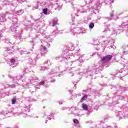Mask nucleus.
<instances>
[{"label": "nucleus", "instance_id": "38", "mask_svg": "<svg viewBox=\"0 0 128 128\" xmlns=\"http://www.w3.org/2000/svg\"><path fill=\"white\" fill-rule=\"evenodd\" d=\"M90 96H94L96 94V92L94 90H91L90 92Z\"/></svg>", "mask_w": 128, "mask_h": 128}, {"label": "nucleus", "instance_id": "14", "mask_svg": "<svg viewBox=\"0 0 128 128\" xmlns=\"http://www.w3.org/2000/svg\"><path fill=\"white\" fill-rule=\"evenodd\" d=\"M114 11H112L110 12V17H106L104 18V20H106V22H108V20H112V18L114 17Z\"/></svg>", "mask_w": 128, "mask_h": 128}, {"label": "nucleus", "instance_id": "16", "mask_svg": "<svg viewBox=\"0 0 128 128\" xmlns=\"http://www.w3.org/2000/svg\"><path fill=\"white\" fill-rule=\"evenodd\" d=\"M6 14H8V12L5 13L4 15L0 16V22H4L6 21L4 16H6Z\"/></svg>", "mask_w": 128, "mask_h": 128}, {"label": "nucleus", "instance_id": "9", "mask_svg": "<svg viewBox=\"0 0 128 128\" xmlns=\"http://www.w3.org/2000/svg\"><path fill=\"white\" fill-rule=\"evenodd\" d=\"M68 54L70 56H73V58L74 59V60H82V56L78 54H74H74L72 53L70 54V53H68Z\"/></svg>", "mask_w": 128, "mask_h": 128}, {"label": "nucleus", "instance_id": "42", "mask_svg": "<svg viewBox=\"0 0 128 128\" xmlns=\"http://www.w3.org/2000/svg\"><path fill=\"white\" fill-rule=\"evenodd\" d=\"M56 34V30H54L53 32H52L51 34H52V36H54V34Z\"/></svg>", "mask_w": 128, "mask_h": 128}, {"label": "nucleus", "instance_id": "20", "mask_svg": "<svg viewBox=\"0 0 128 128\" xmlns=\"http://www.w3.org/2000/svg\"><path fill=\"white\" fill-rule=\"evenodd\" d=\"M82 108H84V110H88V104H85L84 103H83L82 104Z\"/></svg>", "mask_w": 128, "mask_h": 128}, {"label": "nucleus", "instance_id": "41", "mask_svg": "<svg viewBox=\"0 0 128 128\" xmlns=\"http://www.w3.org/2000/svg\"><path fill=\"white\" fill-rule=\"evenodd\" d=\"M42 70H48V68L46 66H43L42 68Z\"/></svg>", "mask_w": 128, "mask_h": 128}, {"label": "nucleus", "instance_id": "54", "mask_svg": "<svg viewBox=\"0 0 128 128\" xmlns=\"http://www.w3.org/2000/svg\"><path fill=\"white\" fill-rule=\"evenodd\" d=\"M113 88H116V86H113Z\"/></svg>", "mask_w": 128, "mask_h": 128}, {"label": "nucleus", "instance_id": "33", "mask_svg": "<svg viewBox=\"0 0 128 128\" xmlns=\"http://www.w3.org/2000/svg\"><path fill=\"white\" fill-rule=\"evenodd\" d=\"M12 104H16V98L14 97L12 100Z\"/></svg>", "mask_w": 128, "mask_h": 128}, {"label": "nucleus", "instance_id": "49", "mask_svg": "<svg viewBox=\"0 0 128 128\" xmlns=\"http://www.w3.org/2000/svg\"><path fill=\"white\" fill-rule=\"evenodd\" d=\"M59 104H62V101H59Z\"/></svg>", "mask_w": 128, "mask_h": 128}, {"label": "nucleus", "instance_id": "57", "mask_svg": "<svg viewBox=\"0 0 128 128\" xmlns=\"http://www.w3.org/2000/svg\"><path fill=\"white\" fill-rule=\"evenodd\" d=\"M47 122H48V120H46V124Z\"/></svg>", "mask_w": 128, "mask_h": 128}, {"label": "nucleus", "instance_id": "22", "mask_svg": "<svg viewBox=\"0 0 128 128\" xmlns=\"http://www.w3.org/2000/svg\"><path fill=\"white\" fill-rule=\"evenodd\" d=\"M14 36L17 38V40H20V38H22V34H20V33H16V34L14 35Z\"/></svg>", "mask_w": 128, "mask_h": 128}, {"label": "nucleus", "instance_id": "51", "mask_svg": "<svg viewBox=\"0 0 128 128\" xmlns=\"http://www.w3.org/2000/svg\"><path fill=\"white\" fill-rule=\"evenodd\" d=\"M38 118V116H36L35 117H34V118Z\"/></svg>", "mask_w": 128, "mask_h": 128}, {"label": "nucleus", "instance_id": "25", "mask_svg": "<svg viewBox=\"0 0 128 128\" xmlns=\"http://www.w3.org/2000/svg\"><path fill=\"white\" fill-rule=\"evenodd\" d=\"M44 64H46V66H52V63L50 62V60H47L46 62H44Z\"/></svg>", "mask_w": 128, "mask_h": 128}, {"label": "nucleus", "instance_id": "60", "mask_svg": "<svg viewBox=\"0 0 128 128\" xmlns=\"http://www.w3.org/2000/svg\"><path fill=\"white\" fill-rule=\"evenodd\" d=\"M58 8V10H60V8Z\"/></svg>", "mask_w": 128, "mask_h": 128}, {"label": "nucleus", "instance_id": "47", "mask_svg": "<svg viewBox=\"0 0 128 128\" xmlns=\"http://www.w3.org/2000/svg\"><path fill=\"white\" fill-rule=\"evenodd\" d=\"M108 29H105L104 31L103 32H108Z\"/></svg>", "mask_w": 128, "mask_h": 128}, {"label": "nucleus", "instance_id": "12", "mask_svg": "<svg viewBox=\"0 0 128 128\" xmlns=\"http://www.w3.org/2000/svg\"><path fill=\"white\" fill-rule=\"evenodd\" d=\"M69 110L71 111L72 114H75L78 116V113L76 112V110H78L76 108L71 107L70 108H69Z\"/></svg>", "mask_w": 128, "mask_h": 128}, {"label": "nucleus", "instance_id": "58", "mask_svg": "<svg viewBox=\"0 0 128 128\" xmlns=\"http://www.w3.org/2000/svg\"><path fill=\"white\" fill-rule=\"evenodd\" d=\"M54 82H56V80H53Z\"/></svg>", "mask_w": 128, "mask_h": 128}, {"label": "nucleus", "instance_id": "29", "mask_svg": "<svg viewBox=\"0 0 128 128\" xmlns=\"http://www.w3.org/2000/svg\"><path fill=\"white\" fill-rule=\"evenodd\" d=\"M94 28V22H91L89 24V28L90 30H92V28Z\"/></svg>", "mask_w": 128, "mask_h": 128}, {"label": "nucleus", "instance_id": "50", "mask_svg": "<svg viewBox=\"0 0 128 128\" xmlns=\"http://www.w3.org/2000/svg\"><path fill=\"white\" fill-rule=\"evenodd\" d=\"M126 34L128 36V30L126 32Z\"/></svg>", "mask_w": 128, "mask_h": 128}, {"label": "nucleus", "instance_id": "2", "mask_svg": "<svg viewBox=\"0 0 128 128\" xmlns=\"http://www.w3.org/2000/svg\"><path fill=\"white\" fill-rule=\"evenodd\" d=\"M18 16L13 14L12 17V25L11 26L12 32H16V28H18L20 24H18V19L16 18Z\"/></svg>", "mask_w": 128, "mask_h": 128}, {"label": "nucleus", "instance_id": "55", "mask_svg": "<svg viewBox=\"0 0 128 128\" xmlns=\"http://www.w3.org/2000/svg\"><path fill=\"white\" fill-rule=\"evenodd\" d=\"M114 2V0H112L111 2L112 4Z\"/></svg>", "mask_w": 128, "mask_h": 128}, {"label": "nucleus", "instance_id": "56", "mask_svg": "<svg viewBox=\"0 0 128 128\" xmlns=\"http://www.w3.org/2000/svg\"><path fill=\"white\" fill-rule=\"evenodd\" d=\"M70 76H72L73 75H72V73H70Z\"/></svg>", "mask_w": 128, "mask_h": 128}, {"label": "nucleus", "instance_id": "4", "mask_svg": "<svg viewBox=\"0 0 128 128\" xmlns=\"http://www.w3.org/2000/svg\"><path fill=\"white\" fill-rule=\"evenodd\" d=\"M73 8H74V10H76L78 12H81V14H84V12H90V8L86 10V6L80 7V6H76V5H75Z\"/></svg>", "mask_w": 128, "mask_h": 128}, {"label": "nucleus", "instance_id": "18", "mask_svg": "<svg viewBox=\"0 0 128 128\" xmlns=\"http://www.w3.org/2000/svg\"><path fill=\"white\" fill-rule=\"evenodd\" d=\"M120 30L118 29V30H114L112 34H120Z\"/></svg>", "mask_w": 128, "mask_h": 128}, {"label": "nucleus", "instance_id": "3", "mask_svg": "<svg viewBox=\"0 0 128 128\" xmlns=\"http://www.w3.org/2000/svg\"><path fill=\"white\" fill-rule=\"evenodd\" d=\"M28 108H23L22 109V112H13V114L16 116H22L24 118H26V114L25 113L26 112H30V109H28Z\"/></svg>", "mask_w": 128, "mask_h": 128}, {"label": "nucleus", "instance_id": "11", "mask_svg": "<svg viewBox=\"0 0 128 128\" xmlns=\"http://www.w3.org/2000/svg\"><path fill=\"white\" fill-rule=\"evenodd\" d=\"M121 50L122 51L123 54H128V46H124L121 48Z\"/></svg>", "mask_w": 128, "mask_h": 128}, {"label": "nucleus", "instance_id": "17", "mask_svg": "<svg viewBox=\"0 0 128 128\" xmlns=\"http://www.w3.org/2000/svg\"><path fill=\"white\" fill-rule=\"evenodd\" d=\"M95 8H100V0H98L97 2L94 5Z\"/></svg>", "mask_w": 128, "mask_h": 128}, {"label": "nucleus", "instance_id": "21", "mask_svg": "<svg viewBox=\"0 0 128 128\" xmlns=\"http://www.w3.org/2000/svg\"><path fill=\"white\" fill-rule=\"evenodd\" d=\"M48 118L50 120H52V118L53 120H54V114H50L48 116Z\"/></svg>", "mask_w": 128, "mask_h": 128}, {"label": "nucleus", "instance_id": "40", "mask_svg": "<svg viewBox=\"0 0 128 128\" xmlns=\"http://www.w3.org/2000/svg\"><path fill=\"white\" fill-rule=\"evenodd\" d=\"M38 84H40V86H42V85L44 84V81H42V82H39Z\"/></svg>", "mask_w": 128, "mask_h": 128}, {"label": "nucleus", "instance_id": "43", "mask_svg": "<svg viewBox=\"0 0 128 128\" xmlns=\"http://www.w3.org/2000/svg\"><path fill=\"white\" fill-rule=\"evenodd\" d=\"M4 4L6 6H8V4H10V2H6L5 1Z\"/></svg>", "mask_w": 128, "mask_h": 128}, {"label": "nucleus", "instance_id": "53", "mask_svg": "<svg viewBox=\"0 0 128 128\" xmlns=\"http://www.w3.org/2000/svg\"><path fill=\"white\" fill-rule=\"evenodd\" d=\"M94 0H90V2H94Z\"/></svg>", "mask_w": 128, "mask_h": 128}, {"label": "nucleus", "instance_id": "31", "mask_svg": "<svg viewBox=\"0 0 128 128\" xmlns=\"http://www.w3.org/2000/svg\"><path fill=\"white\" fill-rule=\"evenodd\" d=\"M121 27L124 28H128V24H126V23H124L121 26Z\"/></svg>", "mask_w": 128, "mask_h": 128}, {"label": "nucleus", "instance_id": "37", "mask_svg": "<svg viewBox=\"0 0 128 128\" xmlns=\"http://www.w3.org/2000/svg\"><path fill=\"white\" fill-rule=\"evenodd\" d=\"M118 72L120 74V72H122V74H124V76H126V71H122V70H118Z\"/></svg>", "mask_w": 128, "mask_h": 128}, {"label": "nucleus", "instance_id": "19", "mask_svg": "<svg viewBox=\"0 0 128 128\" xmlns=\"http://www.w3.org/2000/svg\"><path fill=\"white\" fill-rule=\"evenodd\" d=\"M79 30H80V28H77L75 29V32H73L74 34H82V32H80Z\"/></svg>", "mask_w": 128, "mask_h": 128}, {"label": "nucleus", "instance_id": "59", "mask_svg": "<svg viewBox=\"0 0 128 128\" xmlns=\"http://www.w3.org/2000/svg\"><path fill=\"white\" fill-rule=\"evenodd\" d=\"M92 56H94V54H92Z\"/></svg>", "mask_w": 128, "mask_h": 128}, {"label": "nucleus", "instance_id": "15", "mask_svg": "<svg viewBox=\"0 0 128 128\" xmlns=\"http://www.w3.org/2000/svg\"><path fill=\"white\" fill-rule=\"evenodd\" d=\"M28 61L30 62V65L32 66H36V59H33L32 58H30L28 59Z\"/></svg>", "mask_w": 128, "mask_h": 128}, {"label": "nucleus", "instance_id": "45", "mask_svg": "<svg viewBox=\"0 0 128 128\" xmlns=\"http://www.w3.org/2000/svg\"><path fill=\"white\" fill-rule=\"evenodd\" d=\"M124 96H120L119 97V100H124Z\"/></svg>", "mask_w": 128, "mask_h": 128}, {"label": "nucleus", "instance_id": "10", "mask_svg": "<svg viewBox=\"0 0 128 128\" xmlns=\"http://www.w3.org/2000/svg\"><path fill=\"white\" fill-rule=\"evenodd\" d=\"M116 88L118 90V92H116V94H118V92H126V90H128V87H124L122 86H120V87H116Z\"/></svg>", "mask_w": 128, "mask_h": 128}, {"label": "nucleus", "instance_id": "6", "mask_svg": "<svg viewBox=\"0 0 128 128\" xmlns=\"http://www.w3.org/2000/svg\"><path fill=\"white\" fill-rule=\"evenodd\" d=\"M60 58H61L62 60H70V54H68V52L64 53V55L56 57V60H60Z\"/></svg>", "mask_w": 128, "mask_h": 128}, {"label": "nucleus", "instance_id": "44", "mask_svg": "<svg viewBox=\"0 0 128 128\" xmlns=\"http://www.w3.org/2000/svg\"><path fill=\"white\" fill-rule=\"evenodd\" d=\"M124 76H118V78H120V80H122V78H124Z\"/></svg>", "mask_w": 128, "mask_h": 128}, {"label": "nucleus", "instance_id": "30", "mask_svg": "<svg viewBox=\"0 0 128 128\" xmlns=\"http://www.w3.org/2000/svg\"><path fill=\"white\" fill-rule=\"evenodd\" d=\"M22 14H24V10H20L19 11H17L16 14H18V16H20Z\"/></svg>", "mask_w": 128, "mask_h": 128}, {"label": "nucleus", "instance_id": "46", "mask_svg": "<svg viewBox=\"0 0 128 128\" xmlns=\"http://www.w3.org/2000/svg\"><path fill=\"white\" fill-rule=\"evenodd\" d=\"M68 110V108L66 107H64L62 108V110Z\"/></svg>", "mask_w": 128, "mask_h": 128}, {"label": "nucleus", "instance_id": "8", "mask_svg": "<svg viewBox=\"0 0 128 128\" xmlns=\"http://www.w3.org/2000/svg\"><path fill=\"white\" fill-rule=\"evenodd\" d=\"M112 58V56L111 55H108L104 57H103V58L102 60V62H108L109 60H110Z\"/></svg>", "mask_w": 128, "mask_h": 128}, {"label": "nucleus", "instance_id": "24", "mask_svg": "<svg viewBox=\"0 0 128 128\" xmlns=\"http://www.w3.org/2000/svg\"><path fill=\"white\" fill-rule=\"evenodd\" d=\"M87 98H88V95H86V94L84 95L82 97L80 102H84V100H86Z\"/></svg>", "mask_w": 128, "mask_h": 128}, {"label": "nucleus", "instance_id": "28", "mask_svg": "<svg viewBox=\"0 0 128 128\" xmlns=\"http://www.w3.org/2000/svg\"><path fill=\"white\" fill-rule=\"evenodd\" d=\"M4 42H5V44H7L8 46H10L12 44V43L10 42L9 39H5L4 40Z\"/></svg>", "mask_w": 128, "mask_h": 128}, {"label": "nucleus", "instance_id": "61", "mask_svg": "<svg viewBox=\"0 0 128 128\" xmlns=\"http://www.w3.org/2000/svg\"><path fill=\"white\" fill-rule=\"evenodd\" d=\"M104 120L106 121V119H104Z\"/></svg>", "mask_w": 128, "mask_h": 128}, {"label": "nucleus", "instance_id": "1", "mask_svg": "<svg viewBox=\"0 0 128 128\" xmlns=\"http://www.w3.org/2000/svg\"><path fill=\"white\" fill-rule=\"evenodd\" d=\"M121 108H122L123 110L116 112V116L120 120L128 118V104H126V105H123Z\"/></svg>", "mask_w": 128, "mask_h": 128}, {"label": "nucleus", "instance_id": "52", "mask_svg": "<svg viewBox=\"0 0 128 128\" xmlns=\"http://www.w3.org/2000/svg\"><path fill=\"white\" fill-rule=\"evenodd\" d=\"M2 126H4V124H0V128H2Z\"/></svg>", "mask_w": 128, "mask_h": 128}, {"label": "nucleus", "instance_id": "23", "mask_svg": "<svg viewBox=\"0 0 128 128\" xmlns=\"http://www.w3.org/2000/svg\"><path fill=\"white\" fill-rule=\"evenodd\" d=\"M16 64V60L14 58L11 59L9 62V64H10V66H12V64Z\"/></svg>", "mask_w": 128, "mask_h": 128}, {"label": "nucleus", "instance_id": "48", "mask_svg": "<svg viewBox=\"0 0 128 128\" xmlns=\"http://www.w3.org/2000/svg\"><path fill=\"white\" fill-rule=\"evenodd\" d=\"M0 114H1L2 116H4V114H6V113H4V112H1Z\"/></svg>", "mask_w": 128, "mask_h": 128}, {"label": "nucleus", "instance_id": "13", "mask_svg": "<svg viewBox=\"0 0 128 128\" xmlns=\"http://www.w3.org/2000/svg\"><path fill=\"white\" fill-rule=\"evenodd\" d=\"M4 52L6 54H11L14 52V48L12 47L7 48Z\"/></svg>", "mask_w": 128, "mask_h": 128}, {"label": "nucleus", "instance_id": "27", "mask_svg": "<svg viewBox=\"0 0 128 128\" xmlns=\"http://www.w3.org/2000/svg\"><path fill=\"white\" fill-rule=\"evenodd\" d=\"M56 24H58V18H55L54 20H53V22H52V26H56Z\"/></svg>", "mask_w": 128, "mask_h": 128}, {"label": "nucleus", "instance_id": "7", "mask_svg": "<svg viewBox=\"0 0 128 128\" xmlns=\"http://www.w3.org/2000/svg\"><path fill=\"white\" fill-rule=\"evenodd\" d=\"M83 62L84 60H76L69 63L68 64L72 68H75V66H80V64H82V62Z\"/></svg>", "mask_w": 128, "mask_h": 128}, {"label": "nucleus", "instance_id": "36", "mask_svg": "<svg viewBox=\"0 0 128 128\" xmlns=\"http://www.w3.org/2000/svg\"><path fill=\"white\" fill-rule=\"evenodd\" d=\"M20 52L21 54H28V52H26V51H24V50H21Z\"/></svg>", "mask_w": 128, "mask_h": 128}, {"label": "nucleus", "instance_id": "32", "mask_svg": "<svg viewBox=\"0 0 128 128\" xmlns=\"http://www.w3.org/2000/svg\"><path fill=\"white\" fill-rule=\"evenodd\" d=\"M16 86L14 84H12V85H8V88H14Z\"/></svg>", "mask_w": 128, "mask_h": 128}, {"label": "nucleus", "instance_id": "5", "mask_svg": "<svg viewBox=\"0 0 128 128\" xmlns=\"http://www.w3.org/2000/svg\"><path fill=\"white\" fill-rule=\"evenodd\" d=\"M46 52V47L42 46L41 48V52L37 54L36 58H40L41 56H44Z\"/></svg>", "mask_w": 128, "mask_h": 128}, {"label": "nucleus", "instance_id": "35", "mask_svg": "<svg viewBox=\"0 0 128 128\" xmlns=\"http://www.w3.org/2000/svg\"><path fill=\"white\" fill-rule=\"evenodd\" d=\"M43 14H48V8L43 9Z\"/></svg>", "mask_w": 128, "mask_h": 128}, {"label": "nucleus", "instance_id": "26", "mask_svg": "<svg viewBox=\"0 0 128 128\" xmlns=\"http://www.w3.org/2000/svg\"><path fill=\"white\" fill-rule=\"evenodd\" d=\"M74 124H76V126L78 128L80 126V124L78 123V120L74 119L73 120Z\"/></svg>", "mask_w": 128, "mask_h": 128}, {"label": "nucleus", "instance_id": "39", "mask_svg": "<svg viewBox=\"0 0 128 128\" xmlns=\"http://www.w3.org/2000/svg\"><path fill=\"white\" fill-rule=\"evenodd\" d=\"M30 82L32 84H34V82H36V80H34V79H32L31 80H30Z\"/></svg>", "mask_w": 128, "mask_h": 128}, {"label": "nucleus", "instance_id": "34", "mask_svg": "<svg viewBox=\"0 0 128 128\" xmlns=\"http://www.w3.org/2000/svg\"><path fill=\"white\" fill-rule=\"evenodd\" d=\"M52 42V39L50 38L48 42L47 43V46H50V43Z\"/></svg>", "mask_w": 128, "mask_h": 128}]
</instances>
